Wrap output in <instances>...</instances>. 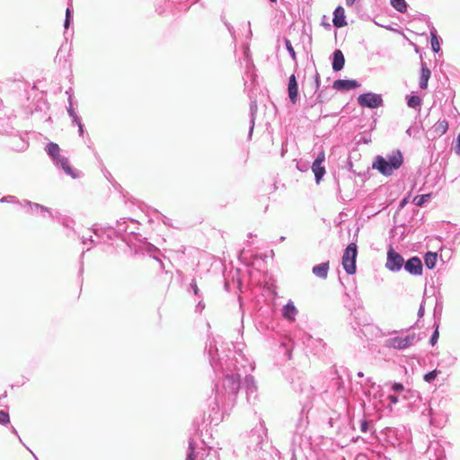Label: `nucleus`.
<instances>
[{
    "label": "nucleus",
    "instance_id": "1",
    "mask_svg": "<svg viewBox=\"0 0 460 460\" xmlns=\"http://www.w3.org/2000/svg\"><path fill=\"white\" fill-rule=\"evenodd\" d=\"M217 341L210 340L205 347L210 366L216 374L221 373L224 376L222 386L216 385L215 406L222 411V415L227 413L236 402L237 394L241 387V377L244 376L243 388L246 394L249 403H254L258 397V390L253 376L248 373L254 369V364L242 351H234L226 356L224 363L222 358L217 359L218 349Z\"/></svg>",
    "mask_w": 460,
    "mask_h": 460
},
{
    "label": "nucleus",
    "instance_id": "2",
    "mask_svg": "<svg viewBox=\"0 0 460 460\" xmlns=\"http://www.w3.org/2000/svg\"><path fill=\"white\" fill-rule=\"evenodd\" d=\"M246 455L252 460H279L280 453L268 439V429L264 420L243 437Z\"/></svg>",
    "mask_w": 460,
    "mask_h": 460
},
{
    "label": "nucleus",
    "instance_id": "3",
    "mask_svg": "<svg viewBox=\"0 0 460 460\" xmlns=\"http://www.w3.org/2000/svg\"><path fill=\"white\" fill-rule=\"evenodd\" d=\"M403 163V156L400 150L393 151L391 154H387L385 157L377 155L373 164V169L377 170L381 174L385 176H390L393 174L394 170L399 169Z\"/></svg>",
    "mask_w": 460,
    "mask_h": 460
},
{
    "label": "nucleus",
    "instance_id": "4",
    "mask_svg": "<svg viewBox=\"0 0 460 460\" xmlns=\"http://www.w3.org/2000/svg\"><path fill=\"white\" fill-rule=\"evenodd\" d=\"M45 151L51 158L56 167L60 168L64 172L73 179H79L82 172L70 165L69 160L66 156L61 155L60 147L54 142H49L45 146Z\"/></svg>",
    "mask_w": 460,
    "mask_h": 460
},
{
    "label": "nucleus",
    "instance_id": "5",
    "mask_svg": "<svg viewBox=\"0 0 460 460\" xmlns=\"http://www.w3.org/2000/svg\"><path fill=\"white\" fill-rule=\"evenodd\" d=\"M186 460H219L217 451L211 448H200L198 450L192 438L189 440Z\"/></svg>",
    "mask_w": 460,
    "mask_h": 460
},
{
    "label": "nucleus",
    "instance_id": "6",
    "mask_svg": "<svg viewBox=\"0 0 460 460\" xmlns=\"http://www.w3.org/2000/svg\"><path fill=\"white\" fill-rule=\"evenodd\" d=\"M358 256V247L354 243H349L342 255V266L349 275L356 272V260Z\"/></svg>",
    "mask_w": 460,
    "mask_h": 460
},
{
    "label": "nucleus",
    "instance_id": "7",
    "mask_svg": "<svg viewBox=\"0 0 460 460\" xmlns=\"http://www.w3.org/2000/svg\"><path fill=\"white\" fill-rule=\"evenodd\" d=\"M418 337L415 333H410L404 337H392L385 341V346L387 348L404 350L418 341Z\"/></svg>",
    "mask_w": 460,
    "mask_h": 460
},
{
    "label": "nucleus",
    "instance_id": "8",
    "mask_svg": "<svg viewBox=\"0 0 460 460\" xmlns=\"http://www.w3.org/2000/svg\"><path fill=\"white\" fill-rule=\"evenodd\" d=\"M306 423L307 421L301 416L292 437L291 444L294 449L296 447L302 449L309 444V438L304 434Z\"/></svg>",
    "mask_w": 460,
    "mask_h": 460
},
{
    "label": "nucleus",
    "instance_id": "9",
    "mask_svg": "<svg viewBox=\"0 0 460 460\" xmlns=\"http://www.w3.org/2000/svg\"><path fill=\"white\" fill-rule=\"evenodd\" d=\"M404 262L403 257L390 247L387 251L385 268L392 272H398L403 268Z\"/></svg>",
    "mask_w": 460,
    "mask_h": 460
},
{
    "label": "nucleus",
    "instance_id": "10",
    "mask_svg": "<svg viewBox=\"0 0 460 460\" xmlns=\"http://www.w3.org/2000/svg\"><path fill=\"white\" fill-rule=\"evenodd\" d=\"M358 103L361 107L375 109L383 105V99L381 94L368 92L358 97Z\"/></svg>",
    "mask_w": 460,
    "mask_h": 460
},
{
    "label": "nucleus",
    "instance_id": "11",
    "mask_svg": "<svg viewBox=\"0 0 460 460\" xmlns=\"http://www.w3.org/2000/svg\"><path fill=\"white\" fill-rule=\"evenodd\" d=\"M21 207L26 209V213L30 215H39L43 217L49 216L50 217H53L51 210L39 203L31 202L30 200L24 199L22 203H21Z\"/></svg>",
    "mask_w": 460,
    "mask_h": 460
},
{
    "label": "nucleus",
    "instance_id": "12",
    "mask_svg": "<svg viewBox=\"0 0 460 460\" xmlns=\"http://www.w3.org/2000/svg\"><path fill=\"white\" fill-rule=\"evenodd\" d=\"M426 456L429 460H446V453L444 447L438 440H432L429 442Z\"/></svg>",
    "mask_w": 460,
    "mask_h": 460
},
{
    "label": "nucleus",
    "instance_id": "13",
    "mask_svg": "<svg viewBox=\"0 0 460 460\" xmlns=\"http://www.w3.org/2000/svg\"><path fill=\"white\" fill-rule=\"evenodd\" d=\"M90 232H93L97 239H99L100 243H107L111 241L116 236V231L114 227L107 226V227H99L97 225H94Z\"/></svg>",
    "mask_w": 460,
    "mask_h": 460
},
{
    "label": "nucleus",
    "instance_id": "14",
    "mask_svg": "<svg viewBox=\"0 0 460 460\" xmlns=\"http://www.w3.org/2000/svg\"><path fill=\"white\" fill-rule=\"evenodd\" d=\"M404 270L413 276H420L423 270V265L421 260L413 256L404 262Z\"/></svg>",
    "mask_w": 460,
    "mask_h": 460
},
{
    "label": "nucleus",
    "instance_id": "15",
    "mask_svg": "<svg viewBox=\"0 0 460 460\" xmlns=\"http://www.w3.org/2000/svg\"><path fill=\"white\" fill-rule=\"evenodd\" d=\"M360 84L355 79H337L334 81L332 87L340 92H347L358 88Z\"/></svg>",
    "mask_w": 460,
    "mask_h": 460
},
{
    "label": "nucleus",
    "instance_id": "16",
    "mask_svg": "<svg viewBox=\"0 0 460 460\" xmlns=\"http://www.w3.org/2000/svg\"><path fill=\"white\" fill-rule=\"evenodd\" d=\"M288 93L290 102L296 104L298 101V84L295 75H291L288 84Z\"/></svg>",
    "mask_w": 460,
    "mask_h": 460
},
{
    "label": "nucleus",
    "instance_id": "17",
    "mask_svg": "<svg viewBox=\"0 0 460 460\" xmlns=\"http://www.w3.org/2000/svg\"><path fill=\"white\" fill-rule=\"evenodd\" d=\"M332 23L336 28H342L347 25L345 10L342 6L339 5L335 8L333 12Z\"/></svg>",
    "mask_w": 460,
    "mask_h": 460
},
{
    "label": "nucleus",
    "instance_id": "18",
    "mask_svg": "<svg viewBox=\"0 0 460 460\" xmlns=\"http://www.w3.org/2000/svg\"><path fill=\"white\" fill-rule=\"evenodd\" d=\"M296 314H297V310L292 301H289L287 305H285L283 306L282 315L288 321H290V322L295 321Z\"/></svg>",
    "mask_w": 460,
    "mask_h": 460
},
{
    "label": "nucleus",
    "instance_id": "19",
    "mask_svg": "<svg viewBox=\"0 0 460 460\" xmlns=\"http://www.w3.org/2000/svg\"><path fill=\"white\" fill-rule=\"evenodd\" d=\"M429 28L430 37H431L430 43H431L432 50L435 53H438L441 50V49H440V40H441L438 36L437 30L431 22H429Z\"/></svg>",
    "mask_w": 460,
    "mask_h": 460
},
{
    "label": "nucleus",
    "instance_id": "20",
    "mask_svg": "<svg viewBox=\"0 0 460 460\" xmlns=\"http://www.w3.org/2000/svg\"><path fill=\"white\" fill-rule=\"evenodd\" d=\"M431 72L428 68L427 65L425 63H421L420 67V77L419 82V86L420 89H426L428 87V83L430 78Z\"/></svg>",
    "mask_w": 460,
    "mask_h": 460
},
{
    "label": "nucleus",
    "instance_id": "21",
    "mask_svg": "<svg viewBox=\"0 0 460 460\" xmlns=\"http://www.w3.org/2000/svg\"><path fill=\"white\" fill-rule=\"evenodd\" d=\"M128 225V218H122L120 220H118L116 223V227H114V230L116 231V236L120 237L124 242H128L126 233L128 231L127 229Z\"/></svg>",
    "mask_w": 460,
    "mask_h": 460
},
{
    "label": "nucleus",
    "instance_id": "22",
    "mask_svg": "<svg viewBox=\"0 0 460 460\" xmlns=\"http://www.w3.org/2000/svg\"><path fill=\"white\" fill-rule=\"evenodd\" d=\"M345 58L343 53L340 49L333 52L332 69L335 72L341 71L344 67Z\"/></svg>",
    "mask_w": 460,
    "mask_h": 460
},
{
    "label": "nucleus",
    "instance_id": "23",
    "mask_svg": "<svg viewBox=\"0 0 460 460\" xmlns=\"http://www.w3.org/2000/svg\"><path fill=\"white\" fill-rule=\"evenodd\" d=\"M329 261L322 262L313 267L312 272L314 276L325 279L328 276Z\"/></svg>",
    "mask_w": 460,
    "mask_h": 460
},
{
    "label": "nucleus",
    "instance_id": "24",
    "mask_svg": "<svg viewBox=\"0 0 460 460\" xmlns=\"http://www.w3.org/2000/svg\"><path fill=\"white\" fill-rule=\"evenodd\" d=\"M91 229L88 230L89 234H83L81 236L78 235V237L81 239L82 243L84 246H87V251H89L92 247L96 245L97 243H100L99 239L95 237L93 239V232H90Z\"/></svg>",
    "mask_w": 460,
    "mask_h": 460
},
{
    "label": "nucleus",
    "instance_id": "25",
    "mask_svg": "<svg viewBox=\"0 0 460 460\" xmlns=\"http://www.w3.org/2000/svg\"><path fill=\"white\" fill-rule=\"evenodd\" d=\"M311 168L313 172L314 173L315 182L319 184L326 172L325 167L323 166V164L313 163Z\"/></svg>",
    "mask_w": 460,
    "mask_h": 460
},
{
    "label": "nucleus",
    "instance_id": "26",
    "mask_svg": "<svg viewBox=\"0 0 460 460\" xmlns=\"http://www.w3.org/2000/svg\"><path fill=\"white\" fill-rule=\"evenodd\" d=\"M448 129V122L446 119L438 120L434 124L432 127L433 133L436 134V136H442L444 135Z\"/></svg>",
    "mask_w": 460,
    "mask_h": 460
},
{
    "label": "nucleus",
    "instance_id": "27",
    "mask_svg": "<svg viewBox=\"0 0 460 460\" xmlns=\"http://www.w3.org/2000/svg\"><path fill=\"white\" fill-rule=\"evenodd\" d=\"M437 261H438V254H437V252H428L425 254V256H424V263H425V266L428 269H429V270L434 269L436 264H437Z\"/></svg>",
    "mask_w": 460,
    "mask_h": 460
},
{
    "label": "nucleus",
    "instance_id": "28",
    "mask_svg": "<svg viewBox=\"0 0 460 460\" xmlns=\"http://www.w3.org/2000/svg\"><path fill=\"white\" fill-rule=\"evenodd\" d=\"M258 106L256 101H252L250 103V128H249V137L252 136L253 128H254V121H255V114L257 113Z\"/></svg>",
    "mask_w": 460,
    "mask_h": 460
},
{
    "label": "nucleus",
    "instance_id": "29",
    "mask_svg": "<svg viewBox=\"0 0 460 460\" xmlns=\"http://www.w3.org/2000/svg\"><path fill=\"white\" fill-rule=\"evenodd\" d=\"M143 250L151 257L154 259L160 261L159 255L161 254L158 248H156L155 245H153L150 243H144Z\"/></svg>",
    "mask_w": 460,
    "mask_h": 460
},
{
    "label": "nucleus",
    "instance_id": "30",
    "mask_svg": "<svg viewBox=\"0 0 460 460\" xmlns=\"http://www.w3.org/2000/svg\"><path fill=\"white\" fill-rule=\"evenodd\" d=\"M406 99H407L408 107L412 108L414 110H418V111L420 110L422 100L420 96L412 94V95L407 96Z\"/></svg>",
    "mask_w": 460,
    "mask_h": 460
},
{
    "label": "nucleus",
    "instance_id": "31",
    "mask_svg": "<svg viewBox=\"0 0 460 460\" xmlns=\"http://www.w3.org/2000/svg\"><path fill=\"white\" fill-rule=\"evenodd\" d=\"M390 4L396 11L402 13L407 12L408 4L405 0H390Z\"/></svg>",
    "mask_w": 460,
    "mask_h": 460
},
{
    "label": "nucleus",
    "instance_id": "32",
    "mask_svg": "<svg viewBox=\"0 0 460 460\" xmlns=\"http://www.w3.org/2000/svg\"><path fill=\"white\" fill-rule=\"evenodd\" d=\"M308 346H313L315 348L317 352H321L325 348V343L322 339H314L313 337H309Z\"/></svg>",
    "mask_w": 460,
    "mask_h": 460
},
{
    "label": "nucleus",
    "instance_id": "33",
    "mask_svg": "<svg viewBox=\"0 0 460 460\" xmlns=\"http://www.w3.org/2000/svg\"><path fill=\"white\" fill-rule=\"evenodd\" d=\"M127 229H128V231L126 233V236L137 234V231L138 230L137 221H136L132 218H128Z\"/></svg>",
    "mask_w": 460,
    "mask_h": 460
},
{
    "label": "nucleus",
    "instance_id": "34",
    "mask_svg": "<svg viewBox=\"0 0 460 460\" xmlns=\"http://www.w3.org/2000/svg\"><path fill=\"white\" fill-rule=\"evenodd\" d=\"M443 305L441 302L437 301L435 308H434V323L439 324L441 320Z\"/></svg>",
    "mask_w": 460,
    "mask_h": 460
},
{
    "label": "nucleus",
    "instance_id": "35",
    "mask_svg": "<svg viewBox=\"0 0 460 460\" xmlns=\"http://www.w3.org/2000/svg\"><path fill=\"white\" fill-rule=\"evenodd\" d=\"M430 194L417 195L413 199V203L418 207H422L427 201L430 199Z\"/></svg>",
    "mask_w": 460,
    "mask_h": 460
},
{
    "label": "nucleus",
    "instance_id": "36",
    "mask_svg": "<svg viewBox=\"0 0 460 460\" xmlns=\"http://www.w3.org/2000/svg\"><path fill=\"white\" fill-rule=\"evenodd\" d=\"M66 110H67V113L69 115V117L72 119V123H79V120H81L79 115L76 113V111H75V109L73 108V103L71 104H68V106L66 107Z\"/></svg>",
    "mask_w": 460,
    "mask_h": 460
},
{
    "label": "nucleus",
    "instance_id": "37",
    "mask_svg": "<svg viewBox=\"0 0 460 460\" xmlns=\"http://www.w3.org/2000/svg\"><path fill=\"white\" fill-rule=\"evenodd\" d=\"M420 128L421 126H420L418 123H414L407 128L406 134L410 137H415L420 133Z\"/></svg>",
    "mask_w": 460,
    "mask_h": 460
},
{
    "label": "nucleus",
    "instance_id": "38",
    "mask_svg": "<svg viewBox=\"0 0 460 460\" xmlns=\"http://www.w3.org/2000/svg\"><path fill=\"white\" fill-rule=\"evenodd\" d=\"M439 373H440L439 370L434 369L432 371L426 373L423 376V379L427 383H431L438 377Z\"/></svg>",
    "mask_w": 460,
    "mask_h": 460
},
{
    "label": "nucleus",
    "instance_id": "39",
    "mask_svg": "<svg viewBox=\"0 0 460 460\" xmlns=\"http://www.w3.org/2000/svg\"><path fill=\"white\" fill-rule=\"evenodd\" d=\"M72 22V6L69 4L66 10V17L64 21V27L66 30L68 29L70 23Z\"/></svg>",
    "mask_w": 460,
    "mask_h": 460
},
{
    "label": "nucleus",
    "instance_id": "40",
    "mask_svg": "<svg viewBox=\"0 0 460 460\" xmlns=\"http://www.w3.org/2000/svg\"><path fill=\"white\" fill-rule=\"evenodd\" d=\"M284 42H285V47L288 50V52L289 53L290 57L292 58L293 60H296V52L294 50V48L291 44V41L288 40V39H285L284 40Z\"/></svg>",
    "mask_w": 460,
    "mask_h": 460
},
{
    "label": "nucleus",
    "instance_id": "41",
    "mask_svg": "<svg viewBox=\"0 0 460 460\" xmlns=\"http://www.w3.org/2000/svg\"><path fill=\"white\" fill-rule=\"evenodd\" d=\"M189 291H192L193 294L198 296L199 298H201V295L199 293V289L198 288L197 282L195 279H192L191 282L190 283V288Z\"/></svg>",
    "mask_w": 460,
    "mask_h": 460
},
{
    "label": "nucleus",
    "instance_id": "42",
    "mask_svg": "<svg viewBox=\"0 0 460 460\" xmlns=\"http://www.w3.org/2000/svg\"><path fill=\"white\" fill-rule=\"evenodd\" d=\"M434 326H435V330L430 337V340H429V343L431 346H434L437 342H438V327H439V324L438 323H434Z\"/></svg>",
    "mask_w": 460,
    "mask_h": 460
},
{
    "label": "nucleus",
    "instance_id": "43",
    "mask_svg": "<svg viewBox=\"0 0 460 460\" xmlns=\"http://www.w3.org/2000/svg\"><path fill=\"white\" fill-rule=\"evenodd\" d=\"M426 411H427V413L425 412V411H423L422 414L429 416L430 424H432V425L435 424L436 417H435L434 410L432 409V407L429 406L428 409H426Z\"/></svg>",
    "mask_w": 460,
    "mask_h": 460
},
{
    "label": "nucleus",
    "instance_id": "44",
    "mask_svg": "<svg viewBox=\"0 0 460 460\" xmlns=\"http://www.w3.org/2000/svg\"><path fill=\"white\" fill-rule=\"evenodd\" d=\"M10 422V417L7 411H0V424L6 425Z\"/></svg>",
    "mask_w": 460,
    "mask_h": 460
},
{
    "label": "nucleus",
    "instance_id": "45",
    "mask_svg": "<svg viewBox=\"0 0 460 460\" xmlns=\"http://www.w3.org/2000/svg\"><path fill=\"white\" fill-rule=\"evenodd\" d=\"M1 202L16 203L21 206L22 201H19L15 196L8 195L1 199Z\"/></svg>",
    "mask_w": 460,
    "mask_h": 460
},
{
    "label": "nucleus",
    "instance_id": "46",
    "mask_svg": "<svg viewBox=\"0 0 460 460\" xmlns=\"http://www.w3.org/2000/svg\"><path fill=\"white\" fill-rule=\"evenodd\" d=\"M61 224L63 226L66 227V228H71L73 229V226L75 225V222L73 219H70V218H67V217H65V218H62L61 220Z\"/></svg>",
    "mask_w": 460,
    "mask_h": 460
},
{
    "label": "nucleus",
    "instance_id": "47",
    "mask_svg": "<svg viewBox=\"0 0 460 460\" xmlns=\"http://www.w3.org/2000/svg\"><path fill=\"white\" fill-rule=\"evenodd\" d=\"M368 430H369V422L366 419L361 420V421H360V431L363 432V433H366Z\"/></svg>",
    "mask_w": 460,
    "mask_h": 460
},
{
    "label": "nucleus",
    "instance_id": "48",
    "mask_svg": "<svg viewBox=\"0 0 460 460\" xmlns=\"http://www.w3.org/2000/svg\"><path fill=\"white\" fill-rule=\"evenodd\" d=\"M392 390L396 393L403 392L404 386L401 383H394L392 385Z\"/></svg>",
    "mask_w": 460,
    "mask_h": 460
},
{
    "label": "nucleus",
    "instance_id": "49",
    "mask_svg": "<svg viewBox=\"0 0 460 460\" xmlns=\"http://www.w3.org/2000/svg\"><path fill=\"white\" fill-rule=\"evenodd\" d=\"M325 160V154H324V151H321L318 153L316 158L314 159V161L313 163H316V164H323Z\"/></svg>",
    "mask_w": 460,
    "mask_h": 460
},
{
    "label": "nucleus",
    "instance_id": "50",
    "mask_svg": "<svg viewBox=\"0 0 460 460\" xmlns=\"http://www.w3.org/2000/svg\"><path fill=\"white\" fill-rule=\"evenodd\" d=\"M314 78V84H315V92H317L319 90L321 81H320V75L318 74V72L316 70H315Z\"/></svg>",
    "mask_w": 460,
    "mask_h": 460
},
{
    "label": "nucleus",
    "instance_id": "51",
    "mask_svg": "<svg viewBox=\"0 0 460 460\" xmlns=\"http://www.w3.org/2000/svg\"><path fill=\"white\" fill-rule=\"evenodd\" d=\"M66 94L67 95L68 104L73 103V89H72V87H69L66 91Z\"/></svg>",
    "mask_w": 460,
    "mask_h": 460
},
{
    "label": "nucleus",
    "instance_id": "52",
    "mask_svg": "<svg viewBox=\"0 0 460 460\" xmlns=\"http://www.w3.org/2000/svg\"><path fill=\"white\" fill-rule=\"evenodd\" d=\"M454 150H455L456 154L460 155V133L458 134V136L456 137V142L454 146Z\"/></svg>",
    "mask_w": 460,
    "mask_h": 460
},
{
    "label": "nucleus",
    "instance_id": "53",
    "mask_svg": "<svg viewBox=\"0 0 460 460\" xmlns=\"http://www.w3.org/2000/svg\"><path fill=\"white\" fill-rule=\"evenodd\" d=\"M75 125H76L78 127V133H79V136L80 137H83L84 136V125L82 123L81 120H79V123H74Z\"/></svg>",
    "mask_w": 460,
    "mask_h": 460
},
{
    "label": "nucleus",
    "instance_id": "54",
    "mask_svg": "<svg viewBox=\"0 0 460 460\" xmlns=\"http://www.w3.org/2000/svg\"><path fill=\"white\" fill-rule=\"evenodd\" d=\"M388 400L390 401V403H392V404H395L399 401L398 396L394 395V394L388 395Z\"/></svg>",
    "mask_w": 460,
    "mask_h": 460
},
{
    "label": "nucleus",
    "instance_id": "55",
    "mask_svg": "<svg viewBox=\"0 0 460 460\" xmlns=\"http://www.w3.org/2000/svg\"><path fill=\"white\" fill-rule=\"evenodd\" d=\"M160 217H162V221L164 225L166 226H172V224H171V219L168 218L167 217L162 215V214H159Z\"/></svg>",
    "mask_w": 460,
    "mask_h": 460
},
{
    "label": "nucleus",
    "instance_id": "56",
    "mask_svg": "<svg viewBox=\"0 0 460 460\" xmlns=\"http://www.w3.org/2000/svg\"><path fill=\"white\" fill-rule=\"evenodd\" d=\"M424 312H425V309H424V304H423V302H422V303L420 304V305L419 310H418V317H419V318L423 317V315H424Z\"/></svg>",
    "mask_w": 460,
    "mask_h": 460
},
{
    "label": "nucleus",
    "instance_id": "57",
    "mask_svg": "<svg viewBox=\"0 0 460 460\" xmlns=\"http://www.w3.org/2000/svg\"><path fill=\"white\" fill-rule=\"evenodd\" d=\"M204 307H205V304L203 303L202 300H200L198 302V304L196 305V311L200 313L204 309Z\"/></svg>",
    "mask_w": 460,
    "mask_h": 460
},
{
    "label": "nucleus",
    "instance_id": "58",
    "mask_svg": "<svg viewBox=\"0 0 460 460\" xmlns=\"http://www.w3.org/2000/svg\"><path fill=\"white\" fill-rule=\"evenodd\" d=\"M225 22V25L226 26L228 31L230 32V34L233 37H234V27L230 23H228L227 22Z\"/></svg>",
    "mask_w": 460,
    "mask_h": 460
},
{
    "label": "nucleus",
    "instance_id": "59",
    "mask_svg": "<svg viewBox=\"0 0 460 460\" xmlns=\"http://www.w3.org/2000/svg\"><path fill=\"white\" fill-rule=\"evenodd\" d=\"M11 431H12V433H13L14 435H16V436L19 438L20 442H22V438L19 437L18 432H17V430H16V429H15L14 427H13V426L11 427Z\"/></svg>",
    "mask_w": 460,
    "mask_h": 460
},
{
    "label": "nucleus",
    "instance_id": "60",
    "mask_svg": "<svg viewBox=\"0 0 460 460\" xmlns=\"http://www.w3.org/2000/svg\"><path fill=\"white\" fill-rule=\"evenodd\" d=\"M356 0H345V4L347 6L350 7L355 4Z\"/></svg>",
    "mask_w": 460,
    "mask_h": 460
},
{
    "label": "nucleus",
    "instance_id": "61",
    "mask_svg": "<svg viewBox=\"0 0 460 460\" xmlns=\"http://www.w3.org/2000/svg\"><path fill=\"white\" fill-rule=\"evenodd\" d=\"M406 203H407V199H402V200L401 201L400 207H401V208L404 207V205H405Z\"/></svg>",
    "mask_w": 460,
    "mask_h": 460
},
{
    "label": "nucleus",
    "instance_id": "62",
    "mask_svg": "<svg viewBox=\"0 0 460 460\" xmlns=\"http://www.w3.org/2000/svg\"><path fill=\"white\" fill-rule=\"evenodd\" d=\"M317 100H319L320 102H323V100H322V93H319L318 95H317Z\"/></svg>",
    "mask_w": 460,
    "mask_h": 460
},
{
    "label": "nucleus",
    "instance_id": "63",
    "mask_svg": "<svg viewBox=\"0 0 460 460\" xmlns=\"http://www.w3.org/2000/svg\"><path fill=\"white\" fill-rule=\"evenodd\" d=\"M297 168H298V170H300V171H305V170H306V167H305V166L304 167V165H301V166L297 165Z\"/></svg>",
    "mask_w": 460,
    "mask_h": 460
},
{
    "label": "nucleus",
    "instance_id": "64",
    "mask_svg": "<svg viewBox=\"0 0 460 460\" xmlns=\"http://www.w3.org/2000/svg\"><path fill=\"white\" fill-rule=\"evenodd\" d=\"M297 168H298V170H300V171H305V170H306V167H305V166L304 167V165H301V166L297 165Z\"/></svg>",
    "mask_w": 460,
    "mask_h": 460
}]
</instances>
